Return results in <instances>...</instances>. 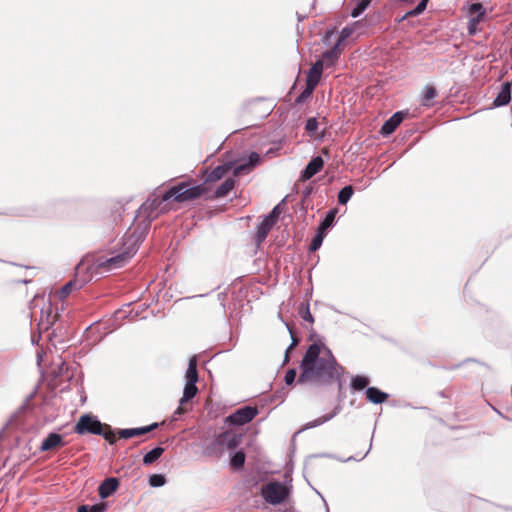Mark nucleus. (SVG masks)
I'll return each mask as SVG.
<instances>
[{"mask_svg": "<svg viewBox=\"0 0 512 512\" xmlns=\"http://www.w3.org/2000/svg\"><path fill=\"white\" fill-rule=\"evenodd\" d=\"M301 373L297 383L315 381L320 384L332 382L339 377V369L331 350L323 344L309 345L300 364Z\"/></svg>", "mask_w": 512, "mask_h": 512, "instance_id": "1", "label": "nucleus"}, {"mask_svg": "<svg viewBox=\"0 0 512 512\" xmlns=\"http://www.w3.org/2000/svg\"><path fill=\"white\" fill-rule=\"evenodd\" d=\"M143 235L144 231L139 234L137 231H134L130 235H125L123 243L124 250L110 258L99 257L97 260V267L103 268L106 271H111L123 267L136 253L138 243L142 240Z\"/></svg>", "mask_w": 512, "mask_h": 512, "instance_id": "2", "label": "nucleus"}, {"mask_svg": "<svg viewBox=\"0 0 512 512\" xmlns=\"http://www.w3.org/2000/svg\"><path fill=\"white\" fill-rule=\"evenodd\" d=\"M198 379L199 376L197 371V359L196 357H192L188 362V367L185 373L186 383L184 386L183 395L179 400V406L174 412V419H177V416H180L188 411L185 405L196 396L198 392V388L196 386Z\"/></svg>", "mask_w": 512, "mask_h": 512, "instance_id": "3", "label": "nucleus"}, {"mask_svg": "<svg viewBox=\"0 0 512 512\" xmlns=\"http://www.w3.org/2000/svg\"><path fill=\"white\" fill-rule=\"evenodd\" d=\"M242 440V436L233 432L220 433L204 450V454L210 457L219 458L226 450L236 449Z\"/></svg>", "mask_w": 512, "mask_h": 512, "instance_id": "4", "label": "nucleus"}, {"mask_svg": "<svg viewBox=\"0 0 512 512\" xmlns=\"http://www.w3.org/2000/svg\"><path fill=\"white\" fill-rule=\"evenodd\" d=\"M206 191L204 184L189 187L186 182L171 187L162 195V200L173 198L178 203L192 201L200 198Z\"/></svg>", "mask_w": 512, "mask_h": 512, "instance_id": "5", "label": "nucleus"}, {"mask_svg": "<svg viewBox=\"0 0 512 512\" xmlns=\"http://www.w3.org/2000/svg\"><path fill=\"white\" fill-rule=\"evenodd\" d=\"M261 495L267 503L278 505L289 497L290 487L278 481H271L262 486Z\"/></svg>", "mask_w": 512, "mask_h": 512, "instance_id": "6", "label": "nucleus"}, {"mask_svg": "<svg viewBox=\"0 0 512 512\" xmlns=\"http://www.w3.org/2000/svg\"><path fill=\"white\" fill-rule=\"evenodd\" d=\"M75 432L77 434L83 435L86 433L94 434V435H102L103 434V425L102 423L95 417L85 414L81 416L78 422L75 425Z\"/></svg>", "mask_w": 512, "mask_h": 512, "instance_id": "7", "label": "nucleus"}, {"mask_svg": "<svg viewBox=\"0 0 512 512\" xmlns=\"http://www.w3.org/2000/svg\"><path fill=\"white\" fill-rule=\"evenodd\" d=\"M257 414V408L251 406H244L242 408L237 409L234 413L229 415L227 417V421L232 425L240 426L252 421Z\"/></svg>", "mask_w": 512, "mask_h": 512, "instance_id": "8", "label": "nucleus"}, {"mask_svg": "<svg viewBox=\"0 0 512 512\" xmlns=\"http://www.w3.org/2000/svg\"><path fill=\"white\" fill-rule=\"evenodd\" d=\"M406 114L407 113L404 111H398L394 113L388 120L384 122V124L381 127L380 133L383 136L391 135L404 120Z\"/></svg>", "mask_w": 512, "mask_h": 512, "instance_id": "9", "label": "nucleus"}, {"mask_svg": "<svg viewBox=\"0 0 512 512\" xmlns=\"http://www.w3.org/2000/svg\"><path fill=\"white\" fill-rule=\"evenodd\" d=\"M58 314L53 313L51 303L43 306L40 312V319L38 326L41 330H48L55 323Z\"/></svg>", "mask_w": 512, "mask_h": 512, "instance_id": "10", "label": "nucleus"}, {"mask_svg": "<svg viewBox=\"0 0 512 512\" xmlns=\"http://www.w3.org/2000/svg\"><path fill=\"white\" fill-rule=\"evenodd\" d=\"M159 427V423L154 422L148 426L137 427V428H125L118 430V435L122 439H129L135 436H141L149 433Z\"/></svg>", "mask_w": 512, "mask_h": 512, "instance_id": "11", "label": "nucleus"}, {"mask_svg": "<svg viewBox=\"0 0 512 512\" xmlns=\"http://www.w3.org/2000/svg\"><path fill=\"white\" fill-rule=\"evenodd\" d=\"M324 161L322 157L316 156L310 160V162L306 165L305 169L301 172V180H309L314 175L319 173L323 168Z\"/></svg>", "mask_w": 512, "mask_h": 512, "instance_id": "12", "label": "nucleus"}, {"mask_svg": "<svg viewBox=\"0 0 512 512\" xmlns=\"http://www.w3.org/2000/svg\"><path fill=\"white\" fill-rule=\"evenodd\" d=\"M324 69V62L322 60H317L312 67L309 69L306 76V84L311 85L312 87L317 86L319 83L322 73Z\"/></svg>", "mask_w": 512, "mask_h": 512, "instance_id": "13", "label": "nucleus"}, {"mask_svg": "<svg viewBox=\"0 0 512 512\" xmlns=\"http://www.w3.org/2000/svg\"><path fill=\"white\" fill-rule=\"evenodd\" d=\"M119 486V480L115 477L106 478L98 487V493L101 499L108 498Z\"/></svg>", "mask_w": 512, "mask_h": 512, "instance_id": "14", "label": "nucleus"}, {"mask_svg": "<svg viewBox=\"0 0 512 512\" xmlns=\"http://www.w3.org/2000/svg\"><path fill=\"white\" fill-rule=\"evenodd\" d=\"M260 162V156L256 152H251L248 156V161L234 167L233 174L238 176L242 173L251 171Z\"/></svg>", "mask_w": 512, "mask_h": 512, "instance_id": "15", "label": "nucleus"}, {"mask_svg": "<svg viewBox=\"0 0 512 512\" xmlns=\"http://www.w3.org/2000/svg\"><path fill=\"white\" fill-rule=\"evenodd\" d=\"M64 445L62 435L58 433H50L42 442L40 446V451H49L56 447H61Z\"/></svg>", "mask_w": 512, "mask_h": 512, "instance_id": "16", "label": "nucleus"}, {"mask_svg": "<svg viewBox=\"0 0 512 512\" xmlns=\"http://www.w3.org/2000/svg\"><path fill=\"white\" fill-rule=\"evenodd\" d=\"M511 100V83L505 82L501 86V90L496 96L493 104L495 107L507 105Z\"/></svg>", "mask_w": 512, "mask_h": 512, "instance_id": "17", "label": "nucleus"}, {"mask_svg": "<svg viewBox=\"0 0 512 512\" xmlns=\"http://www.w3.org/2000/svg\"><path fill=\"white\" fill-rule=\"evenodd\" d=\"M275 224L271 222L270 218H263L261 223L257 227L255 241L257 245H260L268 236L270 230Z\"/></svg>", "mask_w": 512, "mask_h": 512, "instance_id": "18", "label": "nucleus"}, {"mask_svg": "<svg viewBox=\"0 0 512 512\" xmlns=\"http://www.w3.org/2000/svg\"><path fill=\"white\" fill-rule=\"evenodd\" d=\"M341 410H342V406L340 404H337L331 413H328V414L323 415L311 422H308L307 424H305L304 429L315 428V427H318V426L332 420L335 416H337L341 412Z\"/></svg>", "mask_w": 512, "mask_h": 512, "instance_id": "19", "label": "nucleus"}, {"mask_svg": "<svg viewBox=\"0 0 512 512\" xmlns=\"http://www.w3.org/2000/svg\"><path fill=\"white\" fill-rule=\"evenodd\" d=\"M232 168L231 163L216 166L207 176L205 182H216L222 179Z\"/></svg>", "mask_w": 512, "mask_h": 512, "instance_id": "20", "label": "nucleus"}, {"mask_svg": "<svg viewBox=\"0 0 512 512\" xmlns=\"http://www.w3.org/2000/svg\"><path fill=\"white\" fill-rule=\"evenodd\" d=\"M366 397L373 404H381L388 399V394L376 387H367Z\"/></svg>", "mask_w": 512, "mask_h": 512, "instance_id": "21", "label": "nucleus"}, {"mask_svg": "<svg viewBox=\"0 0 512 512\" xmlns=\"http://www.w3.org/2000/svg\"><path fill=\"white\" fill-rule=\"evenodd\" d=\"M82 283L76 279L67 282L58 292V298L64 300L72 290H79L82 288Z\"/></svg>", "mask_w": 512, "mask_h": 512, "instance_id": "22", "label": "nucleus"}, {"mask_svg": "<svg viewBox=\"0 0 512 512\" xmlns=\"http://www.w3.org/2000/svg\"><path fill=\"white\" fill-rule=\"evenodd\" d=\"M339 45L335 44L331 49L325 51L322 55L323 62L326 64V66H332L337 61L340 55V49Z\"/></svg>", "mask_w": 512, "mask_h": 512, "instance_id": "23", "label": "nucleus"}, {"mask_svg": "<svg viewBox=\"0 0 512 512\" xmlns=\"http://www.w3.org/2000/svg\"><path fill=\"white\" fill-rule=\"evenodd\" d=\"M235 180L233 178H227L214 193L215 198H222L228 195V193L234 188Z\"/></svg>", "mask_w": 512, "mask_h": 512, "instance_id": "24", "label": "nucleus"}, {"mask_svg": "<svg viewBox=\"0 0 512 512\" xmlns=\"http://www.w3.org/2000/svg\"><path fill=\"white\" fill-rule=\"evenodd\" d=\"M337 214V209H331L326 213L325 218L321 221L317 230H320L324 233H327V230L331 228L334 224L335 217Z\"/></svg>", "mask_w": 512, "mask_h": 512, "instance_id": "25", "label": "nucleus"}, {"mask_svg": "<svg viewBox=\"0 0 512 512\" xmlns=\"http://www.w3.org/2000/svg\"><path fill=\"white\" fill-rule=\"evenodd\" d=\"M163 453H164V448H162V447H155L154 449L150 450L143 456L144 465L153 464L161 457V455Z\"/></svg>", "mask_w": 512, "mask_h": 512, "instance_id": "26", "label": "nucleus"}, {"mask_svg": "<svg viewBox=\"0 0 512 512\" xmlns=\"http://www.w3.org/2000/svg\"><path fill=\"white\" fill-rule=\"evenodd\" d=\"M354 193L353 187L351 185L344 186L338 193V202L341 205L347 204V202L351 199Z\"/></svg>", "mask_w": 512, "mask_h": 512, "instance_id": "27", "label": "nucleus"}, {"mask_svg": "<svg viewBox=\"0 0 512 512\" xmlns=\"http://www.w3.org/2000/svg\"><path fill=\"white\" fill-rule=\"evenodd\" d=\"M245 463V454L243 451L235 452L230 458V466L233 469H240Z\"/></svg>", "mask_w": 512, "mask_h": 512, "instance_id": "28", "label": "nucleus"}, {"mask_svg": "<svg viewBox=\"0 0 512 512\" xmlns=\"http://www.w3.org/2000/svg\"><path fill=\"white\" fill-rule=\"evenodd\" d=\"M368 384H369V378H367L365 376L357 375V376H354L351 380V387L357 391L363 390L364 388H366L368 386Z\"/></svg>", "mask_w": 512, "mask_h": 512, "instance_id": "29", "label": "nucleus"}, {"mask_svg": "<svg viewBox=\"0 0 512 512\" xmlns=\"http://www.w3.org/2000/svg\"><path fill=\"white\" fill-rule=\"evenodd\" d=\"M436 89L432 86H426L423 91V106H430V101L436 97Z\"/></svg>", "mask_w": 512, "mask_h": 512, "instance_id": "30", "label": "nucleus"}, {"mask_svg": "<svg viewBox=\"0 0 512 512\" xmlns=\"http://www.w3.org/2000/svg\"><path fill=\"white\" fill-rule=\"evenodd\" d=\"M325 235L326 233L317 230L316 234L313 236L312 241L310 243V251H317L321 247Z\"/></svg>", "mask_w": 512, "mask_h": 512, "instance_id": "31", "label": "nucleus"}, {"mask_svg": "<svg viewBox=\"0 0 512 512\" xmlns=\"http://www.w3.org/2000/svg\"><path fill=\"white\" fill-rule=\"evenodd\" d=\"M166 201L167 200H162V196L161 197H156L153 200L148 199L141 206V209H143L144 211H147V210L153 211V210L157 209L163 202H166Z\"/></svg>", "mask_w": 512, "mask_h": 512, "instance_id": "32", "label": "nucleus"}, {"mask_svg": "<svg viewBox=\"0 0 512 512\" xmlns=\"http://www.w3.org/2000/svg\"><path fill=\"white\" fill-rule=\"evenodd\" d=\"M371 0H360L357 2L356 6L351 11V16L356 18L360 16L365 9L369 6Z\"/></svg>", "mask_w": 512, "mask_h": 512, "instance_id": "33", "label": "nucleus"}, {"mask_svg": "<svg viewBox=\"0 0 512 512\" xmlns=\"http://www.w3.org/2000/svg\"><path fill=\"white\" fill-rule=\"evenodd\" d=\"M299 314L304 321L309 322L310 324L314 322L308 303H301Z\"/></svg>", "mask_w": 512, "mask_h": 512, "instance_id": "34", "label": "nucleus"}, {"mask_svg": "<svg viewBox=\"0 0 512 512\" xmlns=\"http://www.w3.org/2000/svg\"><path fill=\"white\" fill-rule=\"evenodd\" d=\"M148 482L151 487H162L166 483V478L162 474H152Z\"/></svg>", "mask_w": 512, "mask_h": 512, "instance_id": "35", "label": "nucleus"}, {"mask_svg": "<svg viewBox=\"0 0 512 512\" xmlns=\"http://www.w3.org/2000/svg\"><path fill=\"white\" fill-rule=\"evenodd\" d=\"M485 15V9L481 3H472L469 6V16H479L483 18Z\"/></svg>", "mask_w": 512, "mask_h": 512, "instance_id": "36", "label": "nucleus"}, {"mask_svg": "<svg viewBox=\"0 0 512 512\" xmlns=\"http://www.w3.org/2000/svg\"><path fill=\"white\" fill-rule=\"evenodd\" d=\"M469 21H468V33L470 35H474L476 34L477 30H478V24L482 21V18H480L479 16H469Z\"/></svg>", "mask_w": 512, "mask_h": 512, "instance_id": "37", "label": "nucleus"}, {"mask_svg": "<svg viewBox=\"0 0 512 512\" xmlns=\"http://www.w3.org/2000/svg\"><path fill=\"white\" fill-rule=\"evenodd\" d=\"M318 129V121L315 117H311L306 121L305 130L308 135L313 136Z\"/></svg>", "mask_w": 512, "mask_h": 512, "instance_id": "38", "label": "nucleus"}, {"mask_svg": "<svg viewBox=\"0 0 512 512\" xmlns=\"http://www.w3.org/2000/svg\"><path fill=\"white\" fill-rule=\"evenodd\" d=\"M428 1L429 0H421L418 3V5L411 11H408L405 16L406 17L407 16H418V15L422 14L424 12V10L426 9Z\"/></svg>", "mask_w": 512, "mask_h": 512, "instance_id": "39", "label": "nucleus"}, {"mask_svg": "<svg viewBox=\"0 0 512 512\" xmlns=\"http://www.w3.org/2000/svg\"><path fill=\"white\" fill-rule=\"evenodd\" d=\"M314 89H315V87H312L311 85L306 84L305 89L296 98V103L297 104L303 103L308 97L311 96Z\"/></svg>", "mask_w": 512, "mask_h": 512, "instance_id": "40", "label": "nucleus"}, {"mask_svg": "<svg viewBox=\"0 0 512 512\" xmlns=\"http://www.w3.org/2000/svg\"><path fill=\"white\" fill-rule=\"evenodd\" d=\"M352 33H353L352 28L344 27L340 32V35L338 37L336 44H338L340 46L348 37L351 36Z\"/></svg>", "mask_w": 512, "mask_h": 512, "instance_id": "41", "label": "nucleus"}, {"mask_svg": "<svg viewBox=\"0 0 512 512\" xmlns=\"http://www.w3.org/2000/svg\"><path fill=\"white\" fill-rule=\"evenodd\" d=\"M296 376H297L296 369H294V368L289 369L286 372L285 378H284L286 385H291L295 381Z\"/></svg>", "mask_w": 512, "mask_h": 512, "instance_id": "42", "label": "nucleus"}, {"mask_svg": "<svg viewBox=\"0 0 512 512\" xmlns=\"http://www.w3.org/2000/svg\"><path fill=\"white\" fill-rule=\"evenodd\" d=\"M288 329H289V332H290V335H291L292 342L289 345V347L286 349V355H285L286 359H287L289 351L292 350L298 344V339L294 336V334H293V332H292V330H291V328L289 326H288Z\"/></svg>", "mask_w": 512, "mask_h": 512, "instance_id": "43", "label": "nucleus"}, {"mask_svg": "<svg viewBox=\"0 0 512 512\" xmlns=\"http://www.w3.org/2000/svg\"><path fill=\"white\" fill-rule=\"evenodd\" d=\"M90 512H105L107 506L105 503L94 504L89 506Z\"/></svg>", "mask_w": 512, "mask_h": 512, "instance_id": "44", "label": "nucleus"}, {"mask_svg": "<svg viewBox=\"0 0 512 512\" xmlns=\"http://www.w3.org/2000/svg\"><path fill=\"white\" fill-rule=\"evenodd\" d=\"M278 216H279L278 207H274L272 209V211L264 218H270L271 222L275 224Z\"/></svg>", "mask_w": 512, "mask_h": 512, "instance_id": "45", "label": "nucleus"}, {"mask_svg": "<svg viewBox=\"0 0 512 512\" xmlns=\"http://www.w3.org/2000/svg\"><path fill=\"white\" fill-rule=\"evenodd\" d=\"M104 435V438L106 440H108L110 443H114L115 439H114V435L112 432H109V433H105L103 434Z\"/></svg>", "mask_w": 512, "mask_h": 512, "instance_id": "46", "label": "nucleus"}, {"mask_svg": "<svg viewBox=\"0 0 512 512\" xmlns=\"http://www.w3.org/2000/svg\"><path fill=\"white\" fill-rule=\"evenodd\" d=\"M77 512H90L88 505H81L78 507Z\"/></svg>", "mask_w": 512, "mask_h": 512, "instance_id": "47", "label": "nucleus"}, {"mask_svg": "<svg viewBox=\"0 0 512 512\" xmlns=\"http://www.w3.org/2000/svg\"><path fill=\"white\" fill-rule=\"evenodd\" d=\"M317 493L321 496L322 500L324 501V504L326 506V511L329 512V508L327 506V503H326L325 499L323 498V496L319 492H317Z\"/></svg>", "mask_w": 512, "mask_h": 512, "instance_id": "48", "label": "nucleus"}, {"mask_svg": "<svg viewBox=\"0 0 512 512\" xmlns=\"http://www.w3.org/2000/svg\"><path fill=\"white\" fill-rule=\"evenodd\" d=\"M371 447H372V443L369 444V447H368L367 451L365 452V456L369 454Z\"/></svg>", "mask_w": 512, "mask_h": 512, "instance_id": "49", "label": "nucleus"}, {"mask_svg": "<svg viewBox=\"0 0 512 512\" xmlns=\"http://www.w3.org/2000/svg\"><path fill=\"white\" fill-rule=\"evenodd\" d=\"M371 447H372V443L369 444V447H368L367 451L365 452V456L369 454Z\"/></svg>", "mask_w": 512, "mask_h": 512, "instance_id": "50", "label": "nucleus"}, {"mask_svg": "<svg viewBox=\"0 0 512 512\" xmlns=\"http://www.w3.org/2000/svg\"><path fill=\"white\" fill-rule=\"evenodd\" d=\"M371 447H372V443L369 444V447H368L367 451L365 452V456L369 454Z\"/></svg>", "mask_w": 512, "mask_h": 512, "instance_id": "51", "label": "nucleus"}, {"mask_svg": "<svg viewBox=\"0 0 512 512\" xmlns=\"http://www.w3.org/2000/svg\"><path fill=\"white\" fill-rule=\"evenodd\" d=\"M371 447H372V443L369 444V447H368L367 451L365 452V456L369 454Z\"/></svg>", "mask_w": 512, "mask_h": 512, "instance_id": "52", "label": "nucleus"}, {"mask_svg": "<svg viewBox=\"0 0 512 512\" xmlns=\"http://www.w3.org/2000/svg\"><path fill=\"white\" fill-rule=\"evenodd\" d=\"M371 447H372V443L369 444V447H368L367 451L365 452V456L369 454Z\"/></svg>", "mask_w": 512, "mask_h": 512, "instance_id": "53", "label": "nucleus"}, {"mask_svg": "<svg viewBox=\"0 0 512 512\" xmlns=\"http://www.w3.org/2000/svg\"><path fill=\"white\" fill-rule=\"evenodd\" d=\"M91 330V326L87 327L86 328V332L90 331Z\"/></svg>", "mask_w": 512, "mask_h": 512, "instance_id": "54", "label": "nucleus"}]
</instances>
